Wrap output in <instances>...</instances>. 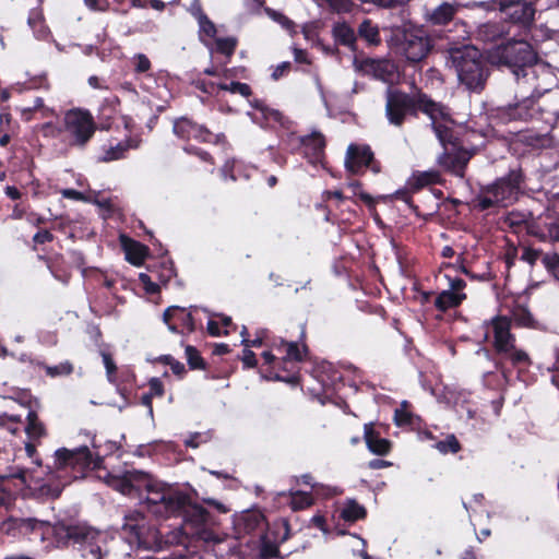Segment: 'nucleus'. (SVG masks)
Listing matches in <instances>:
<instances>
[{
  "mask_svg": "<svg viewBox=\"0 0 559 559\" xmlns=\"http://www.w3.org/2000/svg\"><path fill=\"white\" fill-rule=\"evenodd\" d=\"M485 325L492 334V349L495 353V367L499 370L507 382L512 377V369L521 372L532 365L528 353L516 346V336L511 332L512 320L508 316L497 314Z\"/></svg>",
  "mask_w": 559,
  "mask_h": 559,
  "instance_id": "obj_1",
  "label": "nucleus"
},
{
  "mask_svg": "<svg viewBox=\"0 0 559 559\" xmlns=\"http://www.w3.org/2000/svg\"><path fill=\"white\" fill-rule=\"evenodd\" d=\"M102 464L103 457L98 454L94 456L86 445L74 450L60 448L55 452L53 463L46 464L44 471L48 480L57 481L43 484L39 489L41 493L57 499L60 497L63 488L71 481L70 478L64 476L69 468L73 472H82L87 468H100Z\"/></svg>",
  "mask_w": 559,
  "mask_h": 559,
  "instance_id": "obj_2",
  "label": "nucleus"
},
{
  "mask_svg": "<svg viewBox=\"0 0 559 559\" xmlns=\"http://www.w3.org/2000/svg\"><path fill=\"white\" fill-rule=\"evenodd\" d=\"M442 104L435 102L428 94L418 91L415 94L399 88H389L385 96V117L390 124L402 128L407 118H418L423 112L429 118L442 114Z\"/></svg>",
  "mask_w": 559,
  "mask_h": 559,
  "instance_id": "obj_3",
  "label": "nucleus"
},
{
  "mask_svg": "<svg viewBox=\"0 0 559 559\" xmlns=\"http://www.w3.org/2000/svg\"><path fill=\"white\" fill-rule=\"evenodd\" d=\"M449 62L454 69L459 83L468 92L481 93L491 73V68L483 52L471 45L451 48Z\"/></svg>",
  "mask_w": 559,
  "mask_h": 559,
  "instance_id": "obj_4",
  "label": "nucleus"
},
{
  "mask_svg": "<svg viewBox=\"0 0 559 559\" xmlns=\"http://www.w3.org/2000/svg\"><path fill=\"white\" fill-rule=\"evenodd\" d=\"M526 181L527 176L521 165L510 168L504 176L483 189V193L475 199V207L488 211L497 206L513 205L525 194Z\"/></svg>",
  "mask_w": 559,
  "mask_h": 559,
  "instance_id": "obj_5",
  "label": "nucleus"
},
{
  "mask_svg": "<svg viewBox=\"0 0 559 559\" xmlns=\"http://www.w3.org/2000/svg\"><path fill=\"white\" fill-rule=\"evenodd\" d=\"M299 331L296 340H287L282 336H272L267 347L272 348L280 355L284 372L276 373L278 381L293 385L300 382L299 364L307 360L310 349L307 344V329L305 323H298Z\"/></svg>",
  "mask_w": 559,
  "mask_h": 559,
  "instance_id": "obj_6",
  "label": "nucleus"
},
{
  "mask_svg": "<svg viewBox=\"0 0 559 559\" xmlns=\"http://www.w3.org/2000/svg\"><path fill=\"white\" fill-rule=\"evenodd\" d=\"M488 57L492 63L510 68L518 76L525 75V69L533 67L538 60L537 52L528 41L516 39L492 47Z\"/></svg>",
  "mask_w": 559,
  "mask_h": 559,
  "instance_id": "obj_7",
  "label": "nucleus"
},
{
  "mask_svg": "<svg viewBox=\"0 0 559 559\" xmlns=\"http://www.w3.org/2000/svg\"><path fill=\"white\" fill-rule=\"evenodd\" d=\"M142 487L146 490L147 509L153 514L160 518H171V515L182 507L186 493L174 487L145 476Z\"/></svg>",
  "mask_w": 559,
  "mask_h": 559,
  "instance_id": "obj_8",
  "label": "nucleus"
},
{
  "mask_svg": "<svg viewBox=\"0 0 559 559\" xmlns=\"http://www.w3.org/2000/svg\"><path fill=\"white\" fill-rule=\"evenodd\" d=\"M97 130L93 115L87 109L72 108L64 112L63 131L68 134L69 144L83 148L92 140Z\"/></svg>",
  "mask_w": 559,
  "mask_h": 559,
  "instance_id": "obj_9",
  "label": "nucleus"
},
{
  "mask_svg": "<svg viewBox=\"0 0 559 559\" xmlns=\"http://www.w3.org/2000/svg\"><path fill=\"white\" fill-rule=\"evenodd\" d=\"M99 531L87 525L86 523H67L64 521L57 522L53 525V537L58 547L69 546H94L99 538ZM93 555L99 554L100 548L96 546L91 548Z\"/></svg>",
  "mask_w": 559,
  "mask_h": 559,
  "instance_id": "obj_10",
  "label": "nucleus"
},
{
  "mask_svg": "<svg viewBox=\"0 0 559 559\" xmlns=\"http://www.w3.org/2000/svg\"><path fill=\"white\" fill-rule=\"evenodd\" d=\"M396 48L411 63L424 60L432 49L430 37L420 28H403L394 33Z\"/></svg>",
  "mask_w": 559,
  "mask_h": 559,
  "instance_id": "obj_11",
  "label": "nucleus"
},
{
  "mask_svg": "<svg viewBox=\"0 0 559 559\" xmlns=\"http://www.w3.org/2000/svg\"><path fill=\"white\" fill-rule=\"evenodd\" d=\"M489 10H499L506 23L510 22L528 29L535 19L536 7L527 0H493L488 3Z\"/></svg>",
  "mask_w": 559,
  "mask_h": 559,
  "instance_id": "obj_12",
  "label": "nucleus"
},
{
  "mask_svg": "<svg viewBox=\"0 0 559 559\" xmlns=\"http://www.w3.org/2000/svg\"><path fill=\"white\" fill-rule=\"evenodd\" d=\"M288 145L292 153L302 155L312 165L322 163L325 157L326 141L319 131H313L307 135L292 133L288 136Z\"/></svg>",
  "mask_w": 559,
  "mask_h": 559,
  "instance_id": "obj_13",
  "label": "nucleus"
},
{
  "mask_svg": "<svg viewBox=\"0 0 559 559\" xmlns=\"http://www.w3.org/2000/svg\"><path fill=\"white\" fill-rule=\"evenodd\" d=\"M174 134L182 140L189 141L191 139L210 144H221L226 141L224 133L215 134L206 126L200 124L189 117L182 116L176 118L173 122Z\"/></svg>",
  "mask_w": 559,
  "mask_h": 559,
  "instance_id": "obj_14",
  "label": "nucleus"
},
{
  "mask_svg": "<svg viewBox=\"0 0 559 559\" xmlns=\"http://www.w3.org/2000/svg\"><path fill=\"white\" fill-rule=\"evenodd\" d=\"M345 168L352 175H362L366 169L379 174L381 173V163L374 158L370 145L350 143L346 150Z\"/></svg>",
  "mask_w": 559,
  "mask_h": 559,
  "instance_id": "obj_15",
  "label": "nucleus"
},
{
  "mask_svg": "<svg viewBox=\"0 0 559 559\" xmlns=\"http://www.w3.org/2000/svg\"><path fill=\"white\" fill-rule=\"evenodd\" d=\"M171 516L181 518L185 526L192 530V534H199L206 526L214 523V515L203 506L193 503L189 495L186 493L185 503Z\"/></svg>",
  "mask_w": 559,
  "mask_h": 559,
  "instance_id": "obj_16",
  "label": "nucleus"
},
{
  "mask_svg": "<svg viewBox=\"0 0 559 559\" xmlns=\"http://www.w3.org/2000/svg\"><path fill=\"white\" fill-rule=\"evenodd\" d=\"M442 114L436 115L431 120V128L443 150H453V147L463 146V142L457 135L452 124L454 120L451 117L450 109L442 104Z\"/></svg>",
  "mask_w": 559,
  "mask_h": 559,
  "instance_id": "obj_17",
  "label": "nucleus"
},
{
  "mask_svg": "<svg viewBox=\"0 0 559 559\" xmlns=\"http://www.w3.org/2000/svg\"><path fill=\"white\" fill-rule=\"evenodd\" d=\"M472 154L463 146L453 150H443L438 156L437 164L445 171L455 177L464 178L465 170Z\"/></svg>",
  "mask_w": 559,
  "mask_h": 559,
  "instance_id": "obj_18",
  "label": "nucleus"
},
{
  "mask_svg": "<svg viewBox=\"0 0 559 559\" xmlns=\"http://www.w3.org/2000/svg\"><path fill=\"white\" fill-rule=\"evenodd\" d=\"M28 473L27 468L14 466L9 474L0 475V507L9 510L14 506L20 489L12 487V480L19 479L25 485Z\"/></svg>",
  "mask_w": 559,
  "mask_h": 559,
  "instance_id": "obj_19",
  "label": "nucleus"
},
{
  "mask_svg": "<svg viewBox=\"0 0 559 559\" xmlns=\"http://www.w3.org/2000/svg\"><path fill=\"white\" fill-rule=\"evenodd\" d=\"M164 322L175 333H192L197 330L195 320L191 311L178 306L168 307L163 314Z\"/></svg>",
  "mask_w": 559,
  "mask_h": 559,
  "instance_id": "obj_20",
  "label": "nucleus"
},
{
  "mask_svg": "<svg viewBox=\"0 0 559 559\" xmlns=\"http://www.w3.org/2000/svg\"><path fill=\"white\" fill-rule=\"evenodd\" d=\"M551 138L548 133H538L532 130L519 131L512 135L509 141V150L513 153H520V146L530 150H540L549 147Z\"/></svg>",
  "mask_w": 559,
  "mask_h": 559,
  "instance_id": "obj_21",
  "label": "nucleus"
},
{
  "mask_svg": "<svg viewBox=\"0 0 559 559\" xmlns=\"http://www.w3.org/2000/svg\"><path fill=\"white\" fill-rule=\"evenodd\" d=\"M252 108L260 112V117L255 118L254 121H259L262 127L265 128H285L289 122L288 119L277 109L270 107L263 99L253 98L249 100Z\"/></svg>",
  "mask_w": 559,
  "mask_h": 559,
  "instance_id": "obj_22",
  "label": "nucleus"
},
{
  "mask_svg": "<svg viewBox=\"0 0 559 559\" xmlns=\"http://www.w3.org/2000/svg\"><path fill=\"white\" fill-rule=\"evenodd\" d=\"M236 530L240 534H264L267 525L264 514L260 510H248L236 520Z\"/></svg>",
  "mask_w": 559,
  "mask_h": 559,
  "instance_id": "obj_23",
  "label": "nucleus"
},
{
  "mask_svg": "<svg viewBox=\"0 0 559 559\" xmlns=\"http://www.w3.org/2000/svg\"><path fill=\"white\" fill-rule=\"evenodd\" d=\"M37 259L43 261L51 275L62 284H68L72 277V267L61 253L50 255L38 254Z\"/></svg>",
  "mask_w": 559,
  "mask_h": 559,
  "instance_id": "obj_24",
  "label": "nucleus"
},
{
  "mask_svg": "<svg viewBox=\"0 0 559 559\" xmlns=\"http://www.w3.org/2000/svg\"><path fill=\"white\" fill-rule=\"evenodd\" d=\"M374 423L364 425V439L368 450L376 455L385 456L392 451L393 443L382 438L380 431L374 428Z\"/></svg>",
  "mask_w": 559,
  "mask_h": 559,
  "instance_id": "obj_25",
  "label": "nucleus"
},
{
  "mask_svg": "<svg viewBox=\"0 0 559 559\" xmlns=\"http://www.w3.org/2000/svg\"><path fill=\"white\" fill-rule=\"evenodd\" d=\"M535 103V98L525 97L520 102L509 104L508 106L501 108L500 114L502 117H506L509 120L528 121L533 119L536 112Z\"/></svg>",
  "mask_w": 559,
  "mask_h": 559,
  "instance_id": "obj_26",
  "label": "nucleus"
},
{
  "mask_svg": "<svg viewBox=\"0 0 559 559\" xmlns=\"http://www.w3.org/2000/svg\"><path fill=\"white\" fill-rule=\"evenodd\" d=\"M510 34V26L501 17L500 21H488L480 24L476 29V39L483 43H495Z\"/></svg>",
  "mask_w": 559,
  "mask_h": 559,
  "instance_id": "obj_27",
  "label": "nucleus"
},
{
  "mask_svg": "<svg viewBox=\"0 0 559 559\" xmlns=\"http://www.w3.org/2000/svg\"><path fill=\"white\" fill-rule=\"evenodd\" d=\"M126 260L134 266H141L148 257V247L128 236L120 237Z\"/></svg>",
  "mask_w": 559,
  "mask_h": 559,
  "instance_id": "obj_28",
  "label": "nucleus"
},
{
  "mask_svg": "<svg viewBox=\"0 0 559 559\" xmlns=\"http://www.w3.org/2000/svg\"><path fill=\"white\" fill-rule=\"evenodd\" d=\"M123 533L128 536L130 542H136L139 545L145 544V518L139 512L129 514L124 518L122 525Z\"/></svg>",
  "mask_w": 559,
  "mask_h": 559,
  "instance_id": "obj_29",
  "label": "nucleus"
},
{
  "mask_svg": "<svg viewBox=\"0 0 559 559\" xmlns=\"http://www.w3.org/2000/svg\"><path fill=\"white\" fill-rule=\"evenodd\" d=\"M364 67L368 73L383 82H391L395 74V66L386 59H366Z\"/></svg>",
  "mask_w": 559,
  "mask_h": 559,
  "instance_id": "obj_30",
  "label": "nucleus"
},
{
  "mask_svg": "<svg viewBox=\"0 0 559 559\" xmlns=\"http://www.w3.org/2000/svg\"><path fill=\"white\" fill-rule=\"evenodd\" d=\"M332 37L337 45L356 51V34L353 27L346 22H336L332 26Z\"/></svg>",
  "mask_w": 559,
  "mask_h": 559,
  "instance_id": "obj_31",
  "label": "nucleus"
},
{
  "mask_svg": "<svg viewBox=\"0 0 559 559\" xmlns=\"http://www.w3.org/2000/svg\"><path fill=\"white\" fill-rule=\"evenodd\" d=\"M466 298L465 293H455L447 289L436 296L433 305L438 311L447 312L450 309L460 307Z\"/></svg>",
  "mask_w": 559,
  "mask_h": 559,
  "instance_id": "obj_32",
  "label": "nucleus"
},
{
  "mask_svg": "<svg viewBox=\"0 0 559 559\" xmlns=\"http://www.w3.org/2000/svg\"><path fill=\"white\" fill-rule=\"evenodd\" d=\"M262 358L266 368L261 370V376L266 380L278 381L275 378L276 373L284 372L280 355L269 347V350L262 353Z\"/></svg>",
  "mask_w": 559,
  "mask_h": 559,
  "instance_id": "obj_33",
  "label": "nucleus"
},
{
  "mask_svg": "<svg viewBox=\"0 0 559 559\" xmlns=\"http://www.w3.org/2000/svg\"><path fill=\"white\" fill-rule=\"evenodd\" d=\"M444 179L438 169L425 171H415L411 179V186L414 190H420L432 185H443Z\"/></svg>",
  "mask_w": 559,
  "mask_h": 559,
  "instance_id": "obj_34",
  "label": "nucleus"
},
{
  "mask_svg": "<svg viewBox=\"0 0 559 559\" xmlns=\"http://www.w3.org/2000/svg\"><path fill=\"white\" fill-rule=\"evenodd\" d=\"M340 518L347 523H356L367 518V509L355 499H347L341 510Z\"/></svg>",
  "mask_w": 559,
  "mask_h": 559,
  "instance_id": "obj_35",
  "label": "nucleus"
},
{
  "mask_svg": "<svg viewBox=\"0 0 559 559\" xmlns=\"http://www.w3.org/2000/svg\"><path fill=\"white\" fill-rule=\"evenodd\" d=\"M135 378H136V376H135L134 371L130 367L124 366V367L119 368L118 372L116 373L117 382H110V383L116 386L117 392L122 397L127 399V396L130 393V388L135 382Z\"/></svg>",
  "mask_w": 559,
  "mask_h": 559,
  "instance_id": "obj_36",
  "label": "nucleus"
},
{
  "mask_svg": "<svg viewBox=\"0 0 559 559\" xmlns=\"http://www.w3.org/2000/svg\"><path fill=\"white\" fill-rule=\"evenodd\" d=\"M145 476L142 472H127L119 480V490L124 495L140 490Z\"/></svg>",
  "mask_w": 559,
  "mask_h": 559,
  "instance_id": "obj_37",
  "label": "nucleus"
},
{
  "mask_svg": "<svg viewBox=\"0 0 559 559\" xmlns=\"http://www.w3.org/2000/svg\"><path fill=\"white\" fill-rule=\"evenodd\" d=\"M25 432L29 440H39L47 435L46 427L38 418L37 412L29 409L26 416Z\"/></svg>",
  "mask_w": 559,
  "mask_h": 559,
  "instance_id": "obj_38",
  "label": "nucleus"
},
{
  "mask_svg": "<svg viewBox=\"0 0 559 559\" xmlns=\"http://www.w3.org/2000/svg\"><path fill=\"white\" fill-rule=\"evenodd\" d=\"M358 36L366 40L369 46H378L381 43V36L378 25L371 20H364L358 27Z\"/></svg>",
  "mask_w": 559,
  "mask_h": 559,
  "instance_id": "obj_39",
  "label": "nucleus"
},
{
  "mask_svg": "<svg viewBox=\"0 0 559 559\" xmlns=\"http://www.w3.org/2000/svg\"><path fill=\"white\" fill-rule=\"evenodd\" d=\"M456 13V8L449 3L442 2L430 14L429 20L433 25H445L451 22Z\"/></svg>",
  "mask_w": 559,
  "mask_h": 559,
  "instance_id": "obj_40",
  "label": "nucleus"
},
{
  "mask_svg": "<svg viewBox=\"0 0 559 559\" xmlns=\"http://www.w3.org/2000/svg\"><path fill=\"white\" fill-rule=\"evenodd\" d=\"M512 324L514 323L518 328L534 329L536 321L531 311L522 305H516L511 311Z\"/></svg>",
  "mask_w": 559,
  "mask_h": 559,
  "instance_id": "obj_41",
  "label": "nucleus"
},
{
  "mask_svg": "<svg viewBox=\"0 0 559 559\" xmlns=\"http://www.w3.org/2000/svg\"><path fill=\"white\" fill-rule=\"evenodd\" d=\"M266 526L267 530L264 532V535L269 536L272 540L283 544L290 537V526L287 520L276 521L272 525Z\"/></svg>",
  "mask_w": 559,
  "mask_h": 559,
  "instance_id": "obj_42",
  "label": "nucleus"
},
{
  "mask_svg": "<svg viewBox=\"0 0 559 559\" xmlns=\"http://www.w3.org/2000/svg\"><path fill=\"white\" fill-rule=\"evenodd\" d=\"M131 147H136V144H133V140L127 139L124 141H120L115 146H110L105 151L103 160L111 162L121 159Z\"/></svg>",
  "mask_w": 559,
  "mask_h": 559,
  "instance_id": "obj_43",
  "label": "nucleus"
},
{
  "mask_svg": "<svg viewBox=\"0 0 559 559\" xmlns=\"http://www.w3.org/2000/svg\"><path fill=\"white\" fill-rule=\"evenodd\" d=\"M530 235L543 242L559 243V221L546 225V230H530Z\"/></svg>",
  "mask_w": 559,
  "mask_h": 559,
  "instance_id": "obj_44",
  "label": "nucleus"
},
{
  "mask_svg": "<svg viewBox=\"0 0 559 559\" xmlns=\"http://www.w3.org/2000/svg\"><path fill=\"white\" fill-rule=\"evenodd\" d=\"M280 543L272 540L269 536L262 534L261 536V547L259 557L260 559H272V558H281L280 552Z\"/></svg>",
  "mask_w": 559,
  "mask_h": 559,
  "instance_id": "obj_45",
  "label": "nucleus"
},
{
  "mask_svg": "<svg viewBox=\"0 0 559 559\" xmlns=\"http://www.w3.org/2000/svg\"><path fill=\"white\" fill-rule=\"evenodd\" d=\"M38 366L45 371L46 376L50 378L70 376L74 370L72 362L69 360L62 361L55 366H49L45 362H40Z\"/></svg>",
  "mask_w": 559,
  "mask_h": 559,
  "instance_id": "obj_46",
  "label": "nucleus"
},
{
  "mask_svg": "<svg viewBox=\"0 0 559 559\" xmlns=\"http://www.w3.org/2000/svg\"><path fill=\"white\" fill-rule=\"evenodd\" d=\"M313 504V497L310 492L296 490L290 492L289 507L293 511L305 510Z\"/></svg>",
  "mask_w": 559,
  "mask_h": 559,
  "instance_id": "obj_47",
  "label": "nucleus"
},
{
  "mask_svg": "<svg viewBox=\"0 0 559 559\" xmlns=\"http://www.w3.org/2000/svg\"><path fill=\"white\" fill-rule=\"evenodd\" d=\"M188 366L191 370H205L206 362L197 347L187 345L185 348Z\"/></svg>",
  "mask_w": 559,
  "mask_h": 559,
  "instance_id": "obj_48",
  "label": "nucleus"
},
{
  "mask_svg": "<svg viewBox=\"0 0 559 559\" xmlns=\"http://www.w3.org/2000/svg\"><path fill=\"white\" fill-rule=\"evenodd\" d=\"M215 39V50L216 52L225 56L227 59H230L235 53V50L238 45V40L236 37H222L214 38Z\"/></svg>",
  "mask_w": 559,
  "mask_h": 559,
  "instance_id": "obj_49",
  "label": "nucleus"
},
{
  "mask_svg": "<svg viewBox=\"0 0 559 559\" xmlns=\"http://www.w3.org/2000/svg\"><path fill=\"white\" fill-rule=\"evenodd\" d=\"M511 382H507L502 373L496 369V371H487L483 374V384L489 390H500Z\"/></svg>",
  "mask_w": 559,
  "mask_h": 559,
  "instance_id": "obj_50",
  "label": "nucleus"
},
{
  "mask_svg": "<svg viewBox=\"0 0 559 559\" xmlns=\"http://www.w3.org/2000/svg\"><path fill=\"white\" fill-rule=\"evenodd\" d=\"M199 24V37L202 43L207 44V40H212L216 37L217 28L214 22L205 16L198 21Z\"/></svg>",
  "mask_w": 559,
  "mask_h": 559,
  "instance_id": "obj_51",
  "label": "nucleus"
},
{
  "mask_svg": "<svg viewBox=\"0 0 559 559\" xmlns=\"http://www.w3.org/2000/svg\"><path fill=\"white\" fill-rule=\"evenodd\" d=\"M522 253L520 260L527 263L530 266H534L538 260L543 262L544 257L548 252H544L542 249H536L531 246H522Z\"/></svg>",
  "mask_w": 559,
  "mask_h": 559,
  "instance_id": "obj_52",
  "label": "nucleus"
},
{
  "mask_svg": "<svg viewBox=\"0 0 559 559\" xmlns=\"http://www.w3.org/2000/svg\"><path fill=\"white\" fill-rule=\"evenodd\" d=\"M436 449L442 453H457L461 451L462 445L454 435H449L444 440H440L436 443Z\"/></svg>",
  "mask_w": 559,
  "mask_h": 559,
  "instance_id": "obj_53",
  "label": "nucleus"
},
{
  "mask_svg": "<svg viewBox=\"0 0 559 559\" xmlns=\"http://www.w3.org/2000/svg\"><path fill=\"white\" fill-rule=\"evenodd\" d=\"M543 266L559 283V252L547 253L543 259Z\"/></svg>",
  "mask_w": 559,
  "mask_h": 559,
  "instance_id": "obj_54",
  "label": "nucleus"
},
{
  "mask_svg": "<svg viewBox=\"0 0 559 559\" xmlns=\"http://www.w3.org/2000/svg\"><path fill=\"white\" fill-rule=\"evenodd\" d=\"M218 87L221 91H228L233 94H240L241 96L249 98L252 95V90L249 84L241 82L219 83Z\"/></svg>",
  "mask_w": 559,
  "mask_h": 559,
  "instance_id": "obj_55",
  "label": "nucleus"
},
{
  "mask_svg": "<svg viewBox=\"0 0 559 559\" xmlns=\"http://www.w3.org/2000/svg\"><path fill=\"white\" fill-rule=\"evenodd\" d=\"M322 200L324 202L334 200V209L343 211L344 205H346L347 202H350L352 198L344 195L340 190H326L322 193Z\"/></svg>",
  "mask_w": 559,
  "mask_h": 559,
  "instance_id": "obj_56",
  "label": "nucleus"
},
{
  "mask_svg": "<svg viewBox=\"0 0 559 559\" xmlns=\"http://www.w3.org/2000/svg\"><path fill=\"white\" fill-rule=\"evenodd\" d=\"M407 403L404 402L401 408H396L394 412V423L399 427L413 426L415 423V415L404 408Z\"/></svg>",
  "mask_w": 559,
  "mask_h": 559,
  "instance_id": "obj_57",
  "label": "nucleus"
},
{
  "mask_svg": "<svg viewBox=\"0 0 559 559\" xmlns=\"http://www.w3.org/2000/svg\"><path fill=\"white\" fill-rule=\"evenodd\" d=\"M158 361L169 366L173 373L176 374L179 379H182L187 373L185 365L175 359L171 355H162L158 358Z\"/></svg>",
  "mask_w": 559,
  "mask_h": 559,
  "instance_id": "obj_58",
  "label": "nucleus"
},
{
  "mask_svg": "<svg viewBox=\"0 0 559 559\" xmlns=\"http://www.w3.org/2000/svg\"><path fill=\"white\" fill-rule=\"evenodd\" d=\"M183 151L188 155H193L204 163H207L210 165L215 164L214 157L207 151H205L199 146L188 144V145L183 146Z\"/></svg>",
  "mask_w": 559,
  "mask_h": 559,
  "instance_id": "obj_59",
  "label": "nucleus"
},
{
  "mask_svg": "<svg viewBox=\"0 0 559 559\" xmlns=\"http://www.w3.org/2000/svg\"><path fill=\"white\" fill-rule=\"evenodd\" d=\"M103 362L106 369V377L108 382H117L116 381V373L118 372V367L111 356L108 352H102Z\"/></svg>",
  "mask_w": 559,
  "mask_h": 559,
  "instance_id": "obj_60",
  "label": "nucleus"
},
{
  "mask_svg": "<svg viewBox=\"0 0 559 559\" xmlns=\"http://www.w3.org/2000/svg\"><path fill=\"white\" fill-rule=\"evenodd\" d=\"M330 10L336 13H352L355 8L353 0H324Z\"/></svg>",
  "mask_w": 559,
  "mask_h": 559,
  "instance_id": "obj_61",
  "label": "nucleus"
},
{
  "mask_svg": "<svg viewBox=\"0 0 559 559\" xmlns=\"http://www.w3.org/2000/svg\"><path fill=\"white\" fill-rule=\"evenodd\" d=\"M354 198H357L360 202H362L367 206L369 212L374 216V218L379 216L376 209L377 202L372 195L365 191H354Z\"/></svg>",
  "mask_w": 559,
  "mask_h": 559,
  "instance_id": "obj_62",
  "label": "nucleus"
},
{
  "mask_svg": "<svg viewBox=\"0 0 559 559\" xmlns=\"http://www.w3.org/2000/svg\"><path fill=\"white\" fill-rule=\"evenodd\" d=\"M193 85L195 88L207 95H214L219 90L218 84L212 81H206L204 79H198L193 81Z\"/></svg>",
  "mask_w": 559,
  "mask_h": 559,
  "instance_id": "obj_63",
  "label": "nucleus"
},
{
  "mask_svg": "<svg viewBox=\"0 0 559 559\" xmlns=\"http://www.w3.org/2000/svg\"><path fill=\"white\" fill-rule=\"evenodd\" d=\"M134 60H135V67H134V72L140 74V73H146L151 70L152 68V63L150 61V59L147 58L146 55L144 53H138L135 57H134Z\"/></svg>",
  "mask_w": 559,
  "mask_h": 559,
  "instance_id": "obj_64",
  "label": "nucleus"
}]
</instances>
